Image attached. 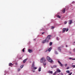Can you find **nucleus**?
I'll return each instance as SVG.
<instances>
[{"instance_id": "nucleus-46", "label": "nucleus", "mask_w": 75, "mask_h": 75, "mask_svg": "<svg viewBox=\"0 0 75 75\" xmlns=\"http://www.w3.org/2000/svg\"><path fill=\"white\" fill-rule=\"evenodd\" d=\"M61 75H64V74H62V73H61Z\"/></svg>"}, {"instance_id": "nucleus-16", "label": "nucleus", "mask_w": 75, "mask_h": 75, "mask_svg": "<svg viewBox=\"0 0 75 75\" xmlns=\"http://www.w3.org/2000/svg\"><path fill=\"white\" fill-rule=\"evenodd\" d=\"M47 59V60L48 61L49 59H50L51 58H50V57H48V56H47V58H46Z\"/></svg>"}, {"instance_id": "nucleus-36", "label": "nucleus", "mask_w": 75, "mask_h": 75, "mask_svg": "<svg viewBox=\"0 0 75 75\" xmlns=\"http://www.w3.org/2000/svg\"><path fill=\"white\" fill-rule=\"evenodd\" d=\"M51 28H52V29H53V28H54V27L52 26V27H51Z\"/></svg>"}, {"instance_id": "nucleus-15", "label": "nucleus", "mask_w": 75, "mask_h": 75, "mask_svg": "<svg viewBox=\"0 0 75 75\" xmlns=\"http://www.w3.org/2000/svg\"><path fill=\"white\" fill-rule=\"evenodd\" d=\"M27 59H28L27 58L26 59L24 60L23 61V63H25V62H26V61H27Z\"/></svg>"}, {"instance_id": "nucleus-13", "label": "nucleus", "mask_w": 75, "mask_h": 75, "mask_svg": "<svg viewBox=\"0 0 75 75\" xmlns=\"http://www.w3.org/2000/svg\"><path fill=\"white\" fill-rule=\"evenodd\" d=\"M34 66H35V64H34V62H33L32 65V67H34Z\"/></svg>"}, {"instance_id": "nucleus-41", "label": "nucleus", "mask_w": 75, "mask_h": 75, "mask_svg": "<svg viewBox=\"0 0 75 75\" xmlns=\"http://www.w3.org/2000/svg\"><path fill=\"white\" fill-rule=\"evenodd\" d=\"M45 33V32H43L42 33V34H44Z\"/></svg>"}, {"instance_id": "nucleus-22", "label": "nucleus", "mask_w": 75, "mask_h": 75, "mask_svg": "<svg viewBox=\"0 0 75 75\" xmlns=\"http://www.w3.org/2000/svg\"><path fill=\"white\" fill-rule=\"evenodd\" d=\"M57 71L58 72H61V70H60L59 69H57Z\"/></svg>"}, {"instance_id": "nucleus-27", "label": "nucleus", "mask_w": 75, "mask_h": 75, "mask_svg": "<svg viewBox=\"0 0 75 75\" xmlns=\"http://www.w3.org/2000/svg\"><path fill=\"white\" fill-rule=\"evenodd\" d=\"M55 54H58V52L57 51H55Z\"/></svg>"}, {"instance_id": "nucleus-11", "label": "nucleus", "mask_w": 75, "mask_h": 75, "mask_svg": "<svg viewBox=\"0 0 75 75\" xmlns=\"http://www.w3.org/2000/svg\"><path fill=\"white\" fill-rule=\"evenodd\" d=\"M51 50H52V47H50V48H49L48 49V51H49V52H50V51H51Z\"/></svg>"}, {"instance_id": "nucleus-53", "label": "nucleus", "mask_w": 75, "mask_h": 75, "mask_svg": "<svg viewBox=\"0 0 75 75\" xmlns=\"http://www.w3.org/2000/svg\"><path fill=\"white\" fill-rule=\"evenodd\" d=\"M69 75H70V74H69Z\"/></svg>"}, {"instance_id": "nucleus-24", "label": "nucleus", "mask_w": 75, "mask_h": 75, "mask_svg": "<svg viewBox=\"0 0 75 75\" xmlns=\"http://www.w3.org/2000/svg\"><path fill=\"white\" fill-rule=\"evenodd\" d=\"M50 45V46L52 45V43L51 42H50V43H49Z\"/></svg>"}, {"instance_id": "nucleus-18", "label": "nucleus", "mask_w": 75, "mask_h": 75, "mask_svg": "<svg viewBox=\"0 0 75 75\" xmlns=\"http://www.w3.org/2000/svg\"><path fill=\"white\" fill-rule=\"evenodd\" d=\"M49 72L50 74H52L53 73V72H52V71H49Z\"/></svg>"}, {"instance_id": "nucleus-23", "label": "nucleus", "mask_w": 75, "mask_h": 75, "mask_svg": "<svg viewBox=\"0 0 75 75\" xmlns=\"http://www.w3.org/2000/svg\"><path fill=\"white\" fill-rule=\"evenodd\" d=\"M69 59H72L73 60H75V59H73L72 58H71V57H70L69 58Z\"/></svg>"}, {"instance_id": "nucleus-33", "label": "nucleus", "mask_w": 75, "mask_h": 75, "mask_svg": "<svg viewBox=\"0 0 75 75\" xmlns=\"http://www.w3.org/2000/svg\"><path fill=\"white\" fill-rule=\"evenodd\" d=\"M69 30V29H68V28H67L66 30V32H67V31H68Z\"/></svg>"}, {"instance_id": "nucleus-51", "label": "nucleus", "mask_w": 75, "mask_h": 75, "mask_svg": "<svg viewBox=\"0 0 75 75\" xmlns=\"http://www.w3.org/2000/svg\"><path fill=\"white\" fill-rule=\"evenodd\" d=\"M74 43H75V41L74 42Z\"/></svg>"}, {"instance_id": "nucleus-21", "label": "nucleus", "mask_w": 75, "mask_h": 75, "mask_svg": "<svg viewBox=\"0 0 75 75\" xmlns=\"http://www.w3.org/2000/svg\"><path fill=\"white\" fill-rule=\"evenodd\" d=\"M37 68L36 67H33V69L34 70H35V69H37Z\"/></svg>"}, {"instance_id": "nucleus-9", "label": "nucleus", "mask_w": 75, "mask_h": 75, "mask_svg": "<svg viewBox=\"0 0 75 75\" xmlns=\"http://www.w3.org/2000/svg\"><path fill=\"white\" fill-rule=\"evenodd\" d=\"M72 20H70L69 21V24L71 25V24H72Z\"/></svg>"}, {"instance_id": "nucleus-29", "label": "nucleus", "mask_w": 75, "mask_h": 75, "mask_svg": "<svg viewBox=\"0 0 75 75\" xmlns=\"http://www.w3.org/2000/svg\"><path fill=\"white\" fill-rule=\"evenodd\" d=\"M66 72H67V73H69V70L67 71Z\"/></svg>"}, {"instance_id": "nucleus-14", "label": "nucleus", "mask_w": 75, "mask_h": 75, "mask_svg": "<svg viewBox=\"0 0 75 75\" xmlns=\"http://www.w3.org/2000/svg\"><path fill=\"white\" fill-rule=\"evenodd\" d=\"M57 49H58V50H59V51H61V47H58V48H57Z\"/></svg>"}, {"instance_id": "nucleus-43", "label": "nucleus", "mask_w": 75, "mask_h": 75, "mask_svg": "<svg viewBox=\"0 0 75 75\" xmlns=\"http://www.w3.org/2000/svg\"><path fill=\"white\" fill-rule=\"evenodd\" d=\"M36 39H34L33 41H35Z\"/></svg>"}, {"instance_id": "nucleus-10", "label": "nucleus", "mask_w": 75, "mask_h": 75, "mask_svg": "<svg viewBox=\"0 0 75 75\" xmlns=\"http://www.w3.org/2000/svg\"><path fill=\"white\" fill-rule=\"evenodd\" d=\"M43 64L45 66V65H46V61L43 62Z\"/></svg>"}, {"instance_id": "nucleus-49", "label": "nucleus", "mask_w": 75, "mask_h": 75, "mask_svg": "<svg viewBox=\"0 0 75 75\" xmlns=\"http://www.w3.org/2000/svg\"><path fill=\"white\" fill-rule=\"evenodd\" d=\"M66 47H68V46H67V45H66Z\"/></svg>"}, {"instance_id": "nucleus-50", "label": "nucleus", "mask_w": 75, "mask_h": 75, "mask_svg": "<svg viewBox=\"0 0 75 75\" xmlns=\"http://www.w3.org/2000/svg\"><path fill=\"white\" fill-rule=\"evenodd\" d=\"M30 62H31V61H30Z\"/></svg>"}, {"instance_id": "nucleus-52", "label": "nucleus", "mask_w": 75, "mask_h": 75, "mask_svg": "<svg viewBox=\"0 0 75 75\" xmlns=\"http://www.w3.org/2000/svg\"><path fill=\"white\" fill-rule=\"evenodd\" d=\"M51 68H52V67H51Z\"/></svg>"}, {"instance_id": "nucleus-3", "label": "nucleus", "mask_w": 75, "mask_h": 75, "mask_svg": "<svg viewBox=\"0 0 75 75\" xmlns=\"http://www.w3.org/2000/svg\"><path fill=\"white\" fill-rule=\"evenodd\" d=\"M47 61L48 62H50V63H52V59H51V58L50 59H49Z\"/></svg>"}, {"instance_id": "nucleus-44", "label": "nucleus", "mask_w": 75, "mask_h": 75, "mask_svg": "<svg viewBox=\"0 0 75 75\" xmlns=\"http://www.w3.org/2000/svg\"><path fill=\"white\" fill-rule=\"evenodd\" d=\"M72 74V73H71L69 75H71Z\"/></svg>"}, {"instance_id": "nucleus-2", "label": "nucleus", "mask_w": 75, "mask_h": 75, "mask_svg": "<svg viewBox=\"0 0 75 75\" xmlns=\"http://www.w3.org/2000/svg\"><path fill=\"white\" fill-rule=\"evenodd\" d=\"M57 62H58V63L59 64L60 66L61 67H63V64H62L61 63V62H60L59 61H58Z\"/></svg>"}, {"instance_id": "nucleus-19", "label": "nucleus", "mask_w": 75, "mask_h": 75, "mask_svg": "<svg viewBox=\"0 0 75 75\" xmlns=\"http://www.w3.org/2000/svg\"><path fill=\"white\" fill-rule=\"evenodd\" d=\"M45 42H46L45 40H43L42 41V43L43 44H44L45 43Z\"/></svg>"}, {"instance_id": "nucleus-42", "label": "nucleus", "mask_w": 75, "mask_h": 75, "mask_svg": "<svg viewBox=\"0 0 75 75\" xmlns=\"http://www.w3.org/2000/svg\"><path fill=\"white\" fill-rule=\"evenodd\" d=\"M67 21H66L65 22V24H67Z\"/></svg>"}, {"instance_id": "nucleus-38", "label": "nucleus", "mask_w": 75, "mask_h": 75, "mask_svg": "<svg viewBox=\"0 0 75 75\" xmlns=\"http://www.w3.org/2000/svg\"><path fill=\"white\" fill-rule=\"evenodd\" d=\"M57 72H58V71H56L55 73H56V74H57Z\"/></svg>"}, {"instance_id": "nucleus-48", "label": "nucleus", "mask_w": 75, "mask_h": 75, "mask_svg": "<svg viewBox=\"0 0 75 75\" xmlns=\"http://www.w3.org/2000/svg\"><path fill=\"white\" fill-rule=\"evenodd\" d=\"M33 72H35V71L34 70L33 71Z\"/></svg>"}, {"instance_id": "nucleus-25", "label": "nucleus", "mask_w": 75, "mask_h": 75, "mask_svg": "<svg viewBox=\"0 0 75 75\" xmlns=\"http://www.w3.org/2000/svg\"><path fill=\"white\" fill-rule=\"evenodd\" d=\"M15 65H16V67H17V66L18 64H17V62H16L15 63Z\"/></svg>"}, {"instance_id": "nucleus-20", "label": "nucleus", "mask_w": 75, "mask_h": 75, "mask_svg": "<svg viewBox=\"0 0 75 75\" xmlns=\"http://www.w3.org/2000/svg\"><path fill=\"white\" fill-rule=\"evenodd\" d=\"M23 67H24V65H22L20 67V68H23Z\"/></svg>"}, {"instance_id": "nucleus-8", "label": "nucleus", "mask_w": 75, "mask_h": 75, "mask_svg": "<svg viewBox=\"0 0 75 75\" xmlns=\"http://www.w3.org/2000/svg\"><path fill=\"white\" fill-rule=\"evenodd\" d=\"M49 39L47 38H46V39L45 40L46 42H48V41L49 40Z\"/></svg>"}, {"instance_id": "nucleus-5", "label": "nucleus", "mask_w": 75, "mask_h": 75, "mask_svg": "<svg viewBox=\"0 0 75 75\" xmlns=\"http://www.w3.org/2000/svg\"><path fill=\"white\" fill-rule=\"evenodd\" d=\"M65 8H64L62 10V13H65Z\"/></svg>"}, {"instance_id": "nucleus-4", "label": "nucleus", "mask_w": 75, "mask_h": 75, "mask_svg": "<svg viewBox=\"0 0 75 75\" xmlns=\"http://www.w3.org/2000/svg\"><path fill=\"white\" fill-rule=\"evenodd\" d=\"M51 35H49L47 36L46 38H47L49 40H50V39H51L50 38L51 37Z\"/></svg>"}, {"instance_id": "nucleus-31", "label": "nucleus", "mask_w": 75, "mask_h": 75, "mask_svg": "<svg viewBox=\"0 0 75 75\" xmlns=\"http://www.w3.org/2000/svg\"><path fill=\"white\" fill-rule=\"evenodd\" d=\"M56 40H59V39H58V37H56Z\"/></svg>"}, {"instance_id": "nucleus-7", "label": "nucleus", "mask_w": 75, "mask_h": 75, "mask_svg": "<svg viewBox=\"0 0 75 75\" xmlns=\"http://www.w3.org/2000/svg\"><path fill=\"white\" fill-rule=\"evenodd\" d=\"M65 31H66V28H63V33H64L65 32Z\"/></svg>"}, {"instance_id": "nucleus-6", "label": "nucleus", "mask_w": 75, "mask_h": 75, "mask_svg": "<svg viewBox=\"0 0 75 75\" xmlns=\"http://www.w3.org/2000/svg\"><path fill=\"white\" fill-rule=\"evenodd\" d=\"M28 52H29V53H32V52H33V50H32L28 49Z\"/></svg>"}, {"instance_id": "nucleus-35", "label": "nucleus", "mask_w": 75, "mask_h": 75, "mask_svg": "<svg viewBox=\"0 0 75 75\" xmlns=\"http://www.w3.org/2000/svg\"><path fill=\"white\" fill-rule=\"evenodd\" d=\"M64 66L65 67H66L67 66V64H64Z\"/></svg>"}, {"instance_id": "nucleus-47", "label": "nucleus", "mask_w": 75, "mask_h": 75, "mask_svg": "<svg viewBox=\"0 0 75 75\" xmlns=\"http://www.w3.org/2000/svg\"><path fill=\"white\" fill-rule=\"evenodd\" d=\"M47 51H48V50H46V52H47Z\"/></svg>"}, {"instance_id": "nucleus-45", "label": "nucleus", "mask_w": 75, "mask_h": 75, "mask_svg": "<svg viewBox=\"0 0 75 75\" xmlns=\"http://www.w3.org/2000/svg\"><path fill=\"white\" fill-rule=\"evenodd\" d=\"M40 31H42V29H41L40 30Z\"/></svg>"}, {"instance_id": "nucleus-26", "label": "nucleus", "mask_w": 75, "mask_h": 75, "mask_svg": "<svg viewBox=\"0 0 75 75\" xmlns=\"http://www.w3.org/2000/svg\"><path fill=\"white\" fill-rule=\"evenodd\" d=\"M53 68H57V65H54L53 67Z\"/></svg>"}, {"instance_id": "nucleus-17", "label": "nucleus", "mask_w": 75, "mask_h": 75, "mask_svg": "<svg viewBox=\"0 0 75 75\" xmlns=\"http://www.w3.org/2000/svg\"><path fill=\"white\" fill-rule=\"evenodd\" d=\"M41 67H40L38 69V71H39V72H40V71H41Z\"/></svg>"}, {"instance_id": "nucleus-40", "label": "nucleus", "mask_w": 75, "mask_h": 75, "mask_svg": "<svg viewBox=\"0 0 75 75\" xmlns=\"http://www.w3.org/2000/svg\"><path fill=\"white\" fill-rule=\"evenodd\" d=\"M73 68H75V65H73Z\"/></svg>"}, {"instance_id": "nucleus-32", "label": "nucleus", "mask_w": 75, "mask_h": 75, "mask_svg": "<svg viewBox=\"0 0 75 75\" xmlns=\"http://www.w3.org/2000/svg\"><path fill=\"white\" fill-rule=\"evenodd\" d=\"M65 10L66 11H67V10H68V8H65Z\"/></svg>"}, {"instance_id": "nucleus-28", "label": "nucleus", "mask_w": 75, "mask_h": 75, "mask_svg": "<svg viewBox=\"0 0 75 75\" xmlns=\"http://www.w3.org/2000/svg\"><path fill=\"white\" fill-rule=\"evenodd\" d=\"M57 17H58V18H61V16H59V15H58L57 16Z\"/></svg>"}, {"instance_id": "nucleus-1", "label": "nucleus", "mask_w": 75, "mask_h": 75, "mask_svg": "<svg viewBox=\"0 0 75 75\" xmlns=\"http://www.w3.org/2000/svg\"><path fill=\"white\" fill-rule=\"evenodd\" d=\"M40 61L41 63H42L43 62H45V61H46V60L45 59V58H44L42 57L40 60Z\"/></svg>"}, {"instance_id": "nucleus-37", "label": "nucleus", "mask_w": 75, "mask_h": 75, "mask_svg": "<svg viewBox=\"0 0 75 75\" xmlns=\"http://www.w3.org/2000/svg\"><path fill=\"white\" fill-rule=\"evenodd\" d=\"M69 69V67H68L67 68V69Z\"/></svg>"}, {"instance_id": "nucleus-34", "label": "nucleus", "mask_w": 75, "mask_h": 75, "mask_svg": "<svg viewBox=\"0 0 75 75\" xmlns=\"http://www.w3.org/2000/svg\"><path fill=\"white\" fill-rule=\"evenodd\" d=\"M22 51H23V52H24V51H24V48L22 50Z\"/></svg>"}, {"instance_id": "nucleus-39", "label": "nucleus", "mask_w": 75, "mask_h": 75, "mask_svg": "<svg viewBox=\"0 0 75 75\" xmlns=\"http://www.w3.org/2000/svg\"><path fill=\"white\" fill-rule=\"evenodd\" d=\"M53 75H56V73L55 72L54 73H53Z\"/></svg>"}, {"instance_id": "nucleus-12", "label": "nucleus", "mask_w": 75, "mask_h": 75, "mask_svg": "<svg viewBox=\"0 0 75 75\" xmlns=\"http://www.w3.org/2000/svg\"><path fill=\"white\" fill-rule=\"evenodd\" d=\"M9 65L10 67H11L13 66V64L12 63H9Z\"/></svg>"}, {"instance_id": "nucleus-30", "label": "nucleus", "mask_w": 75, "mask_h": 75, "mask_svg": "<svg viewBox=\"0 0 75 75\" xmlns=\"http://www.w3.org/2000/svg\"><path fill=\"white\" fill-rule=\"evenodd\" d=\"M20 68H18V71H20Z\"/></svg>"}]
</instances>
